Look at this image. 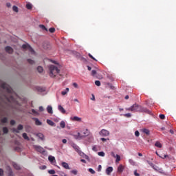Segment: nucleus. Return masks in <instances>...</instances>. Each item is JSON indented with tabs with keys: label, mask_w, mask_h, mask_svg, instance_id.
<instances>
[{
	"label": "nucleus",
	"mask_w": 176,
	"mask_h": 176,
	"mask_svg": "<svg viewBox=\"0 0 176 176\" xmlns=\"http://www.w3.org/2000/svg\"><path fill=\"white\" fill-rule=\"evenodd\" d=\"M60 73V69L58 68L53 65L50 66V76L51 78H55L56 75L57 74Z\"/></svg>",
	"instance_id": "1"
},
{
	"label": "nucleus",
	"mask_w": 176,
	"mask_h": 176,
	"mask_svg": "<svg viewBox=\"0 0 176 176\" xmlns=\"http://www.w3.org/2000/svg\"><path fill=\"white\" fill-rule=\"evenodd\" d=\"M140 105H139L137 103H135L130 107L125 108V110L127 111L128 112H140Z\"/></svg>",
	"instance_id": "2"
},
{
	"label": "nucleus",
	"mask_w": 176,
	"mask_h": 176,
	"mask_svg": "<svg viewBox=\"0 0 176 176\" xmlns=\"http://www.w3.org/2000/svg\"><path fill=\"white\" fill-rule=\"evenodd\" d=\"M1 88L4 89L7 91V93H9V94H12V91H13V89H12V87L8 85L6 82H3L1 84Z\"/></svg>",
	"instance_id": "3"
},
{
	"label": "nucleus",
	"mask_w": 176,
	"mask_h": 176,
	"mask_svg": "<svg viewBox=\"0 0 176 176\" xmlns=\"http://www.w3.org/2000/svg\"><path fill=\"white\" fill-rule=\"evenodd\" d=\"M22 48L24 50L28 49L29 52H32V54H35V51H34V49L28 44H23Z\"/></svg>",
	"instance_id": "4"
},
{
	"label": "nucleus",
	"mask_w": 176,
	"mask_h": 176,
	"mask_svg": "<svg viewBox=\"0 0 176 176\" xmlns=\"http://www.w3.org/2000/svg\"><path fill=\"white\" fill-rule=\"evenodd\" d=\"M99 134L101 137H108V135H109V132L107 129H102L99 132Z\"/></svg>",
	"instance_id": "5"
},
{
	"label": "nucleus",
	"mask_w": 176,
	"mask_h": 176,
	"mask_svg": "<svg viewBox=\"0 0 176 176\" xmlns=\"http://www.w3.org/2000/svg\"><path fill=\"white\" fill-rule=\"evenodd\" d=\"M34 148L36 149V151H37V152H39L40 153H45V148H43L42 146L34 145Z\"/></svg>",
	"instance_id": "6"
},
{
	"label": "nucleus",
	"mask_w": 176,
	"mask_h": 176,
	"mask_svg": "<svg viewBox=\"0 0 176 176\" xmlns=\"http://www.w3.org/2000/svg\"><path fill=\"white\" fill-rule=\"evenodd\" d=\"M139 112H144L145 113H148V115H151V112L149 111V109L142 107V106H140Z\"/></svg>",
	"instance_id": "7"
},
{
	"label": "nucleus",
	"mask_w": 176,
	"mask_h": 176,
	"mask_svg": "<svg viewBox=\"0 0 176 176\" xmlns=\"http://www.w3.org/2000/svg\"><path fill=\"white\" fill-rule=\"evenodd\" d=\"M112 171H113V168L112 166H109L106 169V174L107 175H111Z\"/></svg>",
	"instance_id": "8"
},
{
	"label": "nucleus",
	"mask_w": 176,
	"mask_h": 176,
	"mask_svg": "<svg viewBox=\"0 0 176 176\" xmlns=\"http://www.w3.org/2000/svg\"><path fill=\"white\" fill-rule=\"evenodd\" d=\"M71 120H73V122H82V118L78 116H74L71 118Z\"/></svg>",
	"instance_id": "9"
},
{
	"label": "nucleus",
	"mask_w": 176,
	"mask_h": 176,
	"mask_svg": "<svg viewBox=\"0 0 176 176\" xmlns=\"http://www.w3.org/2000/svg\"><path fill=\"white\" fill-rule=\"evenodd\" d=\"M6 52L9 53V54H12V53H13V48H12L10 46H7L6 47Z\"/></svg>",
	"instance_id": "10"
},
{
	"label": "nucleus",
	"mask_w": 176,
	"mask_h": 176,
	"mask_svg": "<svg viewBox=\"0 0 176 176\" xmlns=\"http://www.w3.org/2000/svg\"><path fill=\"white\" fill-rule=\"evenodd\" d=\"M124 170V166L122 164L119 165L118 167V174H122V172Z\"/></svg>",
	"instance_id": "11"
},
{
	"label": "nucleus",
	"mask_w": 176,
	"mask_h": 176,
	"mask_svg": "<svg viewBox=\"0 0 176 176\" xmlns=\"http://www.w3.org/2000/svg\"><path fill=\"white\" fill-rule=\"evenodd\" d=\"M48 160L53 164L54 163H56V158L54 156L50 155L48 157Z\"/></svg>",
	"instance_id": "12"
},
{
	"label": "nucleus",
	"mask_w": 176,
	"mask_h": 176,
	"mask_svg": "<svg viewBox=\"0 0 176 176\" xmlns=\"http://www.w3.org/2000/svg\"><path fill=\"white\" fill-rule=\"evenodd\" d=\"M61 166H63L64 168L66 170H69V165H68V163L67 162H62Z\"/></svg>",
	"instance_id": "13"
},
{
	"label": "nucleus",
	"mask_w": 176,
	"mask_h": 176,
	"mask_svg": "<svg viewBox=\"0 0 176 176\" xmlns=\"http://www.w3.org/2000/svg\"><path fill=\"white\" fill-rule=\"evenodd\" d=\"M58 111H60V112H61V113H65V109H64V107H63V106L58 105Z\"/></svg>",
	"instance_id": "14"
},
{
	"label": "nucleus",
	"mask_w": 176,
	"mask_h": 176,
	"mask_svg": "<svg viewBox=\"0 0 176 176\" xmlns=\"http://www.w3.org/2000/svg\"><path fill=\"white\" fill-rule=\"evenodd\" d=\"M34 121H35V124L36 126H42V122H40L39 119L38 118H34Z\"/></svg>",
	"instance_id": "15"
},
{
	"label": "nucleus",
	"mask_w": 176,
	"mask_h": 176,
	"mask_svg": "<svg viewBox=\"0 0 176 176\" xmlns=\"http://www.w3.org/2000/svg\"><path fill=\"white\" fill-rule=\"evenodd\" d=\"M47 111L48 112V113H53V107H52V106H48L47 107Z\"/></svg>",
	"instance_id": "16"
},
{
	"label": "nucleus",
	"mask_w": 176,
	"mask_h": 176,
	"mask_svg": "<svg viewBox=\"0 0 176 176\" xmlns=\"http://www.w3.org/2000/svg\"><path fill=\"white\" fill-rule=\"evenodd\" d=\"M72 148H74V149H75L76 152L80 151L79 146H78V145H76V144H72Z\"/></svg>",
	"instance_id": "17"
},
{
	"label": "nucleus",
	"mask_w": 176,
	"mask_h": 176,
	"mask_svg": "<svg viewBox=\"0 0 176 176\" xmlns=\"http://www.w3.org/2000/svg\"><path fill=\"white\" fill-rule=\"evenodd\" d=\"M142 131L144 133V134H146V135H149V134H151V131H149V130L147 129H143Z\"/></svg>",
	"instance_id": "18"
},
{
	"label": "nucleus",
	"mask_w": 176,
	"mask_h": 176,
	"mask_svg": "<svg viewBox=\"0 0 176 176\" xmlns=\"http://www.w3.org/2000/svg\"><path fill=\"white\" fill-rule=\"evenodd\" d=\"M37 137H38L40 140H42V141L45 140V136L41 133L37 134Z\"/></svg>",
	"instance_id": "19"
},
{
	"label": "nucleus",
	"mask_w": 176,
	"mask_h": 176,
	"mask_svg": "<svg viewBox=\"0 0 176 176\" xmlns=\"http://www.w3.org/2000/svg\"><path fill=\"white\" fill-rule=\"evenodd\" d=\"M3 134H8L9 133V129H8V127L6 126L3 127Z\"/></svg>",
	"instance_id": "20"
},
{
	"label": "nucleus",
	"mask_w": 176,
	"mask_h": 176,
	"mask_svg": "<svg viewBox=\"0 0 176 176\" xmlns=\"http://www.w3.org/2000/svg\"><path fill=\"white\" fill-rule=\"evenodd\" d=\"M12 166L14 168H15L16 170H20V165H19L16 163H13Z\"/></svg>",
	"instance_id": "21"
},
{
	"label": "nucleus",
	"mask_w": 176,
	"mask_h": 176,
	"mask_svg": "<svg viewBox=\"0 0 176 176\" xmlns=\"http://www.w3.org/2000/svg\"><path fill=\"white\" fill-rule=\"evenodd\" d=\"M68 91H69V88H66L65 91H63L61 92L62 96H65L68 93Z\"/></svg>",
	"instance_id": "22"
},
{
	"label": "nucleus",
	"mask_w": 176,
	"mask_h": 176,
	"mask_svg": "<svg viewBox=\"0 0 176 176\" xmlns=\"http://www.w3.org/2000/svg\"><path fill=\"white\" fill-rule=\"evenodd\" d=\"M74 138H76V140H81L82 136H80V133H78L77 135H75Z\"/></svg>",
	"instance_id": "23"
},
{
	"label": "nucleus",
	"mask_w": 176,
	"mask_h": 176,
	"mask_svg": "<svg viewBox=\"0 0 176 176\" xmlns=\"http://www.w3.org/2000/svg\"><path fill=\"white\" fill-rule=\"evenodd\" d=\"M47 123L50 126H54V122L52 120H47Z\"/></svg>",
	"instance_id": "24"
},
{
	"label": "nucleus",
	"mask_w": 176,
	"mask_h": 176,
	"mask_svg": "<svg viewBox=\"0 0 176 176\" xmlns=\"http://www.w3.org/2000/svg\"><path fill=\"white\" fill-rule=\"evenodd\" d=\"M22 135L24 140H27L28 141H30V138L28 137V135H27V133H23Z\"/></svg>",
	"instance_id": "25"
},
{
	"label": "nucleus",
	"mask_w": 176,
	"mask_h": 176,
	"mask_svg": "<svg viewBox=\"0 0 176 176\" xmlns=\"http://www.w3.org/2000/svg\"><path fill=\"white\" fill-rule=\"evenodd\" d=\"M77 153L80 156H85V157H87V155H85V153L82 152L80 150L78 151Z\"/></svg>",
	"instance_id": "26"
},
{
	"label": "nucleus",
	"mask_w": 176,
	"mask_h": 176,
	"mask_svg": "<svg viewBox=\"0 0 176 176\" xmlns=\"http://www.w3.org/2000/svg\"><path fill=\"white\" fill-rule=\"evenodd\" d=\"M155 146H157V148H162V143L160 142H156Z\"/></svg>",
	"instance_id": "27"
},
{
	"label": "nucleus",
	"mask_w": 176,
	"mask_h": 176,
	"mask_svg": "<svg viewBox=\"0 0 176 176\" xmlns=\"http://www.w3.org/2000/svg\"><path fill=\"white\" fill-rule=\"evenodd\" d=\"M37 71L38 72H39L40 74H41V72H43V67H41V66H38L37 67Z\"/></svg>",
	"instance_id": "28"
},
{
	"label": "nucleus",
	"mask_w": 176,
	"mask_h": 176,
	"mask_svg": "<svg viewBox=\"0 0 176 176\" xmlns=\"http://www.w3.org/2000/svg\"><path fill=\"white\" fill-rule=\"evenodd\" d=\"M12 10H13L14 12H16V13H18V12H19V8H17V6H14L12 7Z\"/></svg>",
	"instance_id": "29"
},
{
	"label": "nucleus",
	"mask_w": 176,
	"mask_h": 176,
	"mask_svg": "<svg viewBox=\"0 0 176 176\" xmlns=\"http://www.w3.org/2000/svg\"><path fill=\"white\" fill-rule=\"evenodd\" d=\"M1 123H8V118L4 117L3 118L1 119Z\"/></svg>",
	"instance_id": "30"
},
{
	"label": "nucleus",
	"mask_w": 176,
	"mask_h": 176,
	"mask_svg": "<svg viewBox=\"0 0 176 176\" xmlns=\"http://www.w3.org/2000/svg\"><path fill=\"white\" fill-rule=\"evenodd\" d=\"M26 8L29 10H31V9H32V5L31 3H28V4H26Z\"/></svg>",
	"instance_id": "31"
},
{
	"label": "nucleus",
	"mask_w": 176,
	"mask_h": 176,
	"mask_svg": "<svg viewBox=\"0 0 176 176\" xmlns=\"http://www.w3.org/2000/svg\"><path fill=\"white\" fill-rule=\"evenodd\" d=\"M98 156H102V157H104L105 156V153L104 151H100L98 153Z\"/></svg>",
	"instance_id": "32"
},
{
	"label": "nucleus",
	"mask_w": 176,
	"mask_h": 176,
	"mask_svg": "<svg viewBox=\"0 0 176 176\" xmlns=\"http://www.w3.org/2000/svg\"><path fill=\"white\" fill-rule=\"evenodd\" d=\"M60 127H61V129L65 128V122H64V121L60 122Z\"/></svg>",
	"instance_id": "33"
},
{
	"label": "nucleus",
	"mask_w": 176,
	"mask_h": 176,
	"mask_svg": "<svg viewBox=\"0 0 176 176\" xmlns=\"http://www.w3.org/2000/svg\"><path fill=\"white\" fill-rule=\"evenodd\" d=\"M49 31H50V32H51V34H53V33L56 32V28H50L49 29Z\"/></svg>",
	"instance_id": "34"
},
{
	"label": "nucleus",
	"mask_w": 176,
	"mask_h": 176,
	"mask_svg": "<svg viewBox=\"0 0 176 176\" xmlns=\"http://www.w3.org/2000/svg\"><path fill=\"white\" fill-rule=\"evenodd\" d=\"M123 116H124V118H131V113H127L123 114Z\"/></svg>",
	"instance_id": "35"
},
{
	"label": "nucleus",
	"mask_w": 176,
	"mask_h": 176,
	"mask_svg": "<svg viewBox=\"0 0 176 176\" xmlns=\"http://www.w3.org/2000/svg\"><path fill=\"white\" fill-rule=\"evenodd\" d=\"M40 28H42L43 31H47V28L43 25H39Z\"/></svg>",
	"instance_id": "36"
},
{
	"label": "nucleus",
	"mask_w": 176,
	"mask_h": 176,
	"mask_svg": "<svg viewBox=\"0 0 176 176\" xmlns=\"http://www.w3.org/2000/svg\"><path fill=\"white\" fill-rule=\"evenodd\" d=\"M116 163H118V162H120V155H116Z\"/></svg>",
	"instance_id": "37"
},
{
	"label": "nucleus",
	"mask_w": 176,
	"mask_h": 176,
	"mask_svg": "<svg viewBox=\"0 0 176 176\" xmlns=\"http://www.w3.org/2000/svg\"><path fill=\"white\" fill-rule=\"evenodd\" d=\"M49 174H52V175H54L56 174V170H54V169L50 170H48Z\"/></svg>",
	"instance_id": "38"
},
{
	"label": "nucleus",
	"mask_w": 176,
	"mask_h": 176,
	"mask_svg": "<svg viewBox=\"0 0 176 176\" xmlns=\"http://www.w3.org/2000/svg\"><path fill=\"white\" fill-rule=\"evenodd\" d=\"M88 171L91 173V174H96V171L93 170V168H90L88 169Z\"/></svg>",
	"instance_id": "39"
},
{
	"label": "nucleus",
	"mask_w": 176,
	"mask_h": 176,
	"mask_svg": "<svg viewBox=\"0 0 176 176\" xmlns=\"http://www.w3.org/2000/svg\"><path fill=\"white\" fill-rule=\"evenodd\" d=\"M28 63H29V64H35V61H34L32 59H28Z\"/></svg>",
	"instance_id": "40"
},
{
	"label": "nucleus",
	"mask_w": 176,
	"mask_h": 176,
	"mask_svg": "<svg viewBox=\"0 0 176 176\" xmlns=\"http://www.w3.org/2000/svg\"><path fill=\"white\" fill-rule=\"evenodd\" d=\"M95 85L96 86H101V82H100V80H96L95 81Z\"/></svg>",
	"instance_id": "41"
},
{
	"label": "nucleus",
	"mask_w": 176,
	"mask_h": 176,
	"mask_svg": "<svg viewBox=\"0 0 176 176\" xmlns=\"http://www.w3.org/2000/svg\"><path fill=\"white\" fill-rule=\"evenodd\" d=\"M23 126L22 124H19L17 127V129L20 131L21 130H23Z\"/></svg>",
	"instance_id": "42"
},
{
	"label": "nucleus",
	"mask_w": 176,
	"mask_h": 176,
	"mask_svg": "<svg viewBox=\"0 0 176 176\" xmlns=\"http://www.w3.org/2000/svg\"><path fill=\"white\" fill-rule=\"evenodd\" d=\"M89 57H90V58H91L92 60H94V61H97V59H96L93 55H91V54H88Z\"/></svg>",
	"instance_id": "43"
},
{
	"label": "nucleus",
	"mask_w": 176,
	"mask_h": 176,
	"mask_svg": "<svg viewBox=\"0 0 176 176\" xmlns=\"http://www.w3.org/2000/svg\"><path fill=\"white\" fill-rule=\"evenodd\" d=\"M10 124L11 126H14V124H16V121H14V120H12L10 121Z\"/></svg>",
	"instance_id": "44"
},
{
	"label": "nucleus",
	"mask_w": 176,
	"mask_h": 176,
	"mask_svg": "<svg viewBox=\"0 0 176 176\" xmlns=\"http://www.w3.org/2000/svg\"><path fill=\"white\" fill-rule=\"evenodd\" d=\"M72 173L74 174V175H78V170H72Z\"/></svg>",
	"instance_id": "45"
},
{
	"label": "nucleus",
	"mask_w": 176,
	"mask_h": 176,
	"mask_svg": "<svg viewBox=\"0 0 176 176\" xmlns=\"http://www.w3.org/2000/svg\"><path fill=\"white\" fill-rule=\"evenodd\" d=\"M160 118L162 119V120H164L166 118V116H164V114H160Z\"/></svg>",
	"instance_id": "46"
},
{
	"label": "nucleus",
	"mask_w": 176,
	"mask_h": 176,
	"mask_svg": "<svg viewBox=\"0 0 176 176\" xmlns=\"http://www.w3.org/2000/svg\"><path fill=\"white\" fill-rule=\"evenodd\" d=\"M135 137H140V132L138 131H135Z\"/></svg>",
	"instance_id": "47"
},
{
	"label": "nucleus",
	"mask_w": 176,
	"mask_h": 176,
	"mask_svg": "<svg viewBox=\"0 0 176 176\" xmlns=\"http://www.w3.org/2000/svg\"><path fill=\"white\" fill-rule=\"evenodd\" d=\"M147 162H148V164H149V166H151V167H154L155 165L153 164V163L149 161H147Z\"/></svg>",
	"instance_id": "48"
},
{
	"label": "nucleus",
	"mask_w": 176,
	"mask_h": 176,
	"mask_svg": "<svg viewBox=\"0 0 176 176\" xmlns=\"http://www.w3.org/2000/svg\"><path fill=\"white\" fill-rule=\"evenodd\" d=\"M96 74H97V72L96 70H92L91 71V75L92 76H94V75H96Z\"/></svg>",
	"instance_id": "49"
},
{
	"label": "nucleus",
	"mask_w": 176,
	"mask_h": 176,
	"mask_svg": "<svg viewBox=\"0 0 176 176\" xmlns=\"http://www.w3.org/2000/svg\"><path fill=\"white\" fill-rule=\"evenodd\" d=\"M12 131L14 132V133H20V131L17 129H12Z\"/></svg>",
	"instance_id": "50"
},
{
	"label": "nucleus",
	"mask_w": 176,
	"mask_h": 176,
	"mask_svg": "<svg viewBox=\"0 0 176 176\" xmlns=\"http://www.w3.org/2000/svg\"><path fill=\"white\" fill-rule=\"evenodd\" d=\"M32 113H34V115H38V111H35V109H32Z\"/></svg>",
	"instance_id": "51"
},
{
	"label": "nucleus",
	"mask_w": 176,
	"mask_h": 176,
	"mask_svg": "<svg viewBox=\"0 0 176 176\" xmlns=\"http://www.w3.org/2000/svg\"><path fill=\"white\" fill-rule=\"evenodd\" d=\"M0 176H3V170L0 168Z\"/></svg>",
	"instance_id": "52"
},
{
	"label": "nucleus",
	"mask_w": 176,
	"mask_h": 176,
	"mask_svg": "<svg viewBox=\"0 0 176 176\" xmlns=\"http://www.w3.org/2000/svg\"><path fill=\"white\" fill-rule=\"evenodd\" d=\"M14 98H13V96H10L9 99H8V101H14Z\"/></svg>",
	"instance_id": "53"
},
{
	"label": "nucleus",
	"mask_w": 176,
	"mask_h": 176,
	"mask_svg": "<svg viewBox=\"0 0 176 176\" xmlns=\"http://www.w3.org/2000/svg\"><path fill=\"white\" fill-rule=\"evenodd\" d=\"M92 150H93L94 152H97V146H94L92 147Z\"/></svg>",
	"instance_id": "54"
},
{
	"label": "nucleus",
	"mask_w": 176,
	"mask_h": 176,
	"mask_svg": "<svg viewBox=\"0 0 176 176\" xmlns=\"http://www.w3.org/2000/svg\"><path fill=\"white\" fill-rule=\"evenodd\" d=\"M39 111H40V112H43V111H44L43 107H42V106L39 107Z\"/></svg>",
	"instance_id": "55"
},
{
	"label": "nucleus",
	"mask_w": 176,
	"mask_h": 176,
	"mask_svg": "<svg viewBox=\"0 0 176 176\" xmlns=\"http://www.w3.org/2000/svg\"><path fill=\"white\" fill-rule=\"evenodd\" d=\"M134 175L140 176V173H137V170H134Z\"/></svg>",
	"instance_id": "56"
},
{
	"label": "nucleus",
	"mask_w": 176,
	"mask_h": 176,
	"mask_svg": "<svg viewBox=\"0 0 176 176\" xmlns=\"http://www.w3.org/2000/svg\"><path fill=\"white\" fill-rule=\"evenodd\" d=\"M73 86L74 87H75L76 89H78V84L76 82H74L73 83Z\"/></svg>",
	"instance_id": "57"
},
{
	"label": "nucleus",
	"mask_w": 176,
	"mask_h": 176,
	"mask_svg": "<svg viewBox=\"0 0 176 176\" xmlns=\"http://www.w3.org/2000/svg\"><path fill=\"white\" fill-rule=\"evenodd\" d=\"M111 155L113 157L116 158V155L115 154V153L111 152Z\"/></svg>",
	"instance_id": "58"
},
{
	"label": "nucleus",
	"mask_w": 176,
	"mask_h": 176,
	"mask_svg": "<svg viewBox=\"0 0 176 176\" xmlns=\"http://www.w3.org/2000/svg\"><path fill=\"white\" fill-rule=\"evenodd\" d=\"M6 6L7 8H10L12 6V4H10V3H7Z\"/></svg>",
	"instance_id": "59"
},
{
	"label": "nucleus",
	"mask_w": 176,
	"mask_h": 176,
	"mask_svg": "<svg viewBox=\"0 0 176 176\" xmlns=\"http://www.w3.org/2000/svg\"><path fill=\"white\" fill-rule=\"evenodd\" d=\"M63 144H67V139H63L62 140Z\"/></svg>",
	"instance_id": "60"
},
{
	"label": "nucleus",
	"mask_w": 176,
	"mask_h": 176,
	"mask_svg": "<svg viewBox=\"0 0 176 176\" xmlns=\"http://www.w3.org/2000/svg\"><path fill=\"white\" fill-rule=\"evenodd\" d=\"M101 141H102L103 142H105V141H107V139H105L104 138H102L101 139Z\"/></svg>",
	"instance_id": "61"
},
{
	"label": "nucleus",
	"mask_w": 176,
	"mask_h": 176,
	"mask_svg": "<svg viewBox=\"0 0 176 176\" xmlns=\"http://www.w3.org/2000/svg\"><path fill=\"white\" fill-rule=\"evenodd\" d=\"M92 101H94L96 100V97H94V95H92V98H91Z\"/></svg>",
	"instance_id": "62"
},
{
	"label": "nucleus",
	"mask_w": 176,
	"mask_h": 176,
	"mask_svg": "<svg viewBox=\"0 0 176 176\" xmlns=\"http://www.w3.org/2000/svg\"><path fill=\"white\" fill-rule=\"evenodd\" d=\"M88 71H91V67L90 66H87Z\"/></svg>",
	"instance_id": "63"
},
{
	"label": "nucleus",
	"mask_w": 176,
	"mask_h": 176,
	"mask_svg": "<svg viewBox=\"0 0 176 176\" xmlns=\"http://www.w3.org/2000/svg\"><path fill=\"white\" fill-rule=\"evenodd\" d=\"M80 162H82V163H86V161L83 159L80 160Z\"/></svg>",
	"instance_id": "64"
}]
</instances>
